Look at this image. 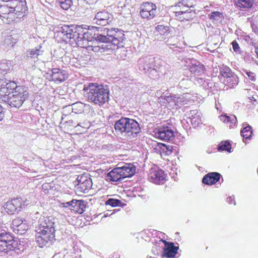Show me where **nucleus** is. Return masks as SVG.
<instances>
[{
	"label": "nucleus",
	"mask_w": 258,
	"mask_h": 258,
	"mask_svg": "<svg viewBox=\"0 0 258 258\" xmlns=\"http://www.w3.org/2000/svg\"><path fill=\"white\" fill-rule=\"evenodd\" d=\"M82 91L88 102L95 105H103L109 99V91L103 85L91 83L84 85Z\"/></svg>",
	"instance_id": "f257e3e1"
},
{
	"label": "nucleus",
	"mask_w": 258,
	"mask_h": 258,
	"mask_svg": "<svg viewBox=\"0 0 258 258\" xmlns=\"http://www.w3.org/2000/svg\"><path fill=\"white\" fill-rule=\"evenodd\" d=\"M70 40L73 39L78 46L87 48L91 46L90 42H94V26L84 27L83 25H70Z\"/></svg>",
	"instance_id": "f03ea898"
},
{
	"label": "nucleus",
	"mask_w": 258,
	"mask_h": 258,
	"mask_svg": "<svg viewBox=\"0 0 258 258\" xmlns=\"http://www.w3.org/2000/svg\"><path fill=\"white\" fill-rule=\"evenodd\" d=\"M26 3L19 0H0V17L23 18L27 13Z\"/></svg>",
	"instance_id": "7ed1b4c3"
},
{
	"label": "nucleus",
	"mask_w": 258,
	"mask_h": 258,
	"mask_svg": "<svg viewBox=\"0 0 258 258\" xmlns=\"http://www.w3.org/2000/svg\"><path fill=\"white\" fill-rule=\"evenodd\" d=\"M20 241L10 232L0 233V251L8 255H13L21 251Z\"/></svg>",
	"instance_id": "20e7f679"
},
{
	"label": "nucleus",
	"mask_w": 258,
	"mask_h": 258,
	"mask_svg": "<svg viewBox=\"0 0 258 258\" xmlns=\"http://www.w3.org/2000/svg\"><path fill=\"white\" fill-rule=\"evenodd\" d=\"M56 230L53 229L50 231L45 230H35V241L40 247L49 246L55 241Z\"/></svg>",
	"instance_id": "39448f33"
},
{
	"label": "nucleus",
	"mask_w": 258,
	"mask_h": 258,
	"mask_svg": "<svg viewBox=\"0 0 258 258\" xmlns=\"http://www.w3.org/2000/svg\"><path fill=\"white\" fill-rule=\"evenodd\" d=\"M28 97V92L26 88L23 86H19L18 91H14L11 96L6 98L7 100L5 102L12 107L19 108Z\"/></svg>",
	"instance_id": "423d86ee"
},
{
	"label": "nucleus",
	"mask_w": 258,
	"mask_h": 258,
	"mask_svg": "<svg viewBox=\"0 0 258 258\" xmlns=\"http://www.w3.org/2000/svg\"><path fill=\"white\" fill-rule=\"evenodd\" d=\"M116 29L103 28L101 27L94 26V41L98 43H107L110 39L114 37Z\"/></svg>",
	"instance_id": "0eeeda50"
},
{
	"label": "nucleus",
	"mask_w": 258,
	"mask_h": 258,
	"mask_svg": "<svg viewBox=\"0 0 258 258\" xmlns=\"http://www.w3.org/2000/svg\"><path fill=\"white\" fill-rule=\"evenodd\" d=\"M140 13L142 18L151 20L157 16L158 12L155 4L144 2L140 6Z\"/></svg>",
	"instance_id": "6e6552de"
},
{
	"label": "nucleus",
	"mask_w": 258,
	"mask_h": 258,
	"mask_svg": "<svg viewBox=\"0 0 258 258\" xmlns=\"http://www.w3.org/2000/svg\"><path fill=\"white\" fill-rule=\"evenodd\" d=\"M26 57L30 62H38L39 63H45L47 61L44 58V50L42 49V46L39 45L35 48L28 50L26 52Z\"/></svg>",
	"instance_id": "1a4fd4ad"
},
{
	"label": "nucleus",
	"mask_w": 258,
	"mask_h": 258,
	"mask_svg": "<svg viewBox=\"0 0 258 258\" xmlns=\"http://www.w3.org/2000/svg\"><path fill=\"white\" fill-rule=\"evenodd\" d=\"M172 125L168 122L156 129L155 136L159 139L164 141H170L174 137Z\"/></svg>",
	"instance_id": "9d476101"
},
{
	"label": "nucleus",
	"mask_w": 258,
	"mask_h": 258,
	"mask_svg": "<svg viewBox=\"0 0 258 258\" xmlns=\"http://www.w3.org/2000/svg\"><path fill=\"white\" fill-rule=\"evenodd\" d=\"M57 219L52 216H41L38 221V226L36 230L44 229L46 231H50L53 229H55L56 222Z\"/></svg>",
	"instance_id": "9b49d317"
},
{
	"label": "nucleus",
	"mask_w": 258,
	"mask_h": 258,
	"mask_svg": "<svg viewBox=\"0 0 258 258\" xmlns=\"http://www.w3.org/2000/svg\"><path fill=\"white\" fill-rule=\"evenodd\" d=\"M76 182L77 189L84 193L87 192L92 185V179L88 174L78 175Z\"/></svg>",
	"instance_id": "f8f14e48"
},
{
	"label": "nucleus",
	"mask_w": 258,
	"mask_h": 258,
	"mask_svg": "<svg viewBox=\"0 0 258 258\" xmlns=\"http://www.w3.org/2000/svg\"><path fill=\"white\" fill-rule=\"evenodd\" d=\"M130 119V118L122 117L114 122V127L116 133L121 136L124 139H126L128 130L127 127H128Z\"/></svg>",
	"instance_id": "ddd939ff"
},
{
	"label": "nucleus",
	"mask_w": 258,
	"mask_h": 258,
	"mask_svg": "<svg viewBox=\"0 0 258 258\" xmlns=\"http://www.w3.org/2000/svg\"><path fill=\"white\" fill-rule=\"evenodd\" d=\"M69 74L67 71L58 68H53L47 73L46 77L55 82H62L68 79Z\"/></svg>",
	"instance_id": "4468645a"
},
{
	"label": "nucleus",
	"mask_w": 258,
	"mask_h": 258,
	"mask_svg": "<svg viewBox=\"0 0 258 258\" xmlns=\"http://www.w3.org/2000/svg\"><path fill=\"white\" fill-rule=\"evenodd\" d=\"M159 241H162L164 244L162 258H175L179 247L175 246L173 242L166 241L162 238H159Z\"/></svg>",
	"instance_id": "2eb2a0df"
},
{
	"label": "nucleus",
	"mask_w": 258,
	"mask_h": 258,
	"mask_svg": "<svg viewBox=\"0 0 258 258\" xmlns=\"http://www.w3.org/2000/svg\"><path fill=\"white\" fill-rule=\"evenodd\" d=\"M5 211L9 214L18 213L22 208V199L17 198L8 201L4 206Z\"/></svg>",
	"instance_id": "dca6fc26"
},
{
	"label": "nucleus",
	"mask_w": 258,
	"mask_h": 258,
	"mask_svg": "<svg viewBox=\"0 0 258 258\" xmlns=\"http://www.w3.org/2000/svg\"><path fill=\"white\" fill-rule=\"evenodd\" d=\"M150 181L157 184H163L166 180V174L164 171L158 168H154L150 170L148 175Z\"/></svg>",
	"instance_id": "f3484780"
},
{
	"label": "nucleus",
	"mask_w": 258,
	"mask_h": 258,
	"mask_svg": "<svg viewBox=\"0 0 258 258\" xmlns=\"http://www.w3.org/2000/svg\"><path fill=\"white\" fill-rule=\"evenodd\" d=\"M127 128L126 139L127 140H132L137 138L141 132L139 123L135 119L132 118L130 119Z\"/></svg>",
	"instance_id": "a211bd4d"
},
{
	"label": "nucleus",
	"mask_w": 258,
	"mask_h": 258,
	"mask_svg": "<svg viewBox=\"0 0 258 258\" xmlns=\"http://www.w3.org/2000/svg\"><path fill=\"white\" fill-rule=\"evenodd\" d=\"M117 167L120 169V171L124 179L132 177L136 172V168L132 163L124 162L119 163Z\"/></svg>",
	"instance_id": "6ab92c4d"
},
{
	"label": "nucleus",
	"mask_w": 258,
	"mask_h": 258,
	"mask_svg": "<svg viewBox=\"0 0 258 258\" xmlns=\"http://www.w3.org/2000/svg\"><path fill=\"white\" fill-rule=\"evenodd\" d=\"M189 115L191 124L193 127H199L203 123L202 114L197 110H191L189 111Z\"/></svg>",
	"instance_id": "aec40b11"
},
{
	"label": "nucleus",
	"mask_w": 258,
	"mask_h": 258,
	"mask_svg": "<svg viewBox=\"0 0 258 258\" xmlns=\"http://www.w3.org/2000/svg\"><path fill=\"white\" fill-rule=\"evenodd\" d=\"M221 175L217 172L206 174L202 179L203 183L207 185H213L219 181Z\"/></svg>",
	"instance_id": "412c9836"
},
{
	"label": "nucleus",
	"mask_w": 258,
	"mask_h": 258,
	"mask_svg": "<svg viewBox=\"0 0 258 258\" xmlns=\"http://www.w3.org/2000/svg\"><path fill=\"white\" fill-rule=\"evenodd\" d=\"M196 12L194 10H181L175 12V16L178 19L183 21H189L196 17Z\"/></svg>",
	"instance_id": "4be33fe9"
},
{
	"label": "nucleus",
	"mask_w": 258,
	"mask_h": 258,
	"mask_svg": "<svg viewBox=\"0 0 258 258\" xmlns=\"http://www.w3.org/2000/svg\"><path fill=\"white\" fill-rule=\"evenodd\" d=\"M107 178L112 182H121L124 179L120 169L117 167L108 173Z\"/></svg>",
	"instance_id": "5701e85b"
},
{
	"label": "nucleus",
	"mask_w": 258,
	"mask_h": 258,
	"mask_svg": "<svg viewBox=\"0 0 258 258\" xmlns=\"http://www.w3.org/2000/svg\"><path fill=\"white\" fill-rule=\"evenodd\" d=\"M71 203L73 204L72 208H70L72 211L79 214H82L85 211L86 203L84 201L73 200Z\"/></svg>",
	"instance_id": "b1692460"
},
{
	"label": "nucleus",
	"mask_w": 258,
	"mask_h": 258,
	"mask_svg": "<svg viewBox=\"0 0 258 258\" xmlns=\"http://www.w3.org/2000/svg\"><path fill=\"white\" fill-rule=\"evenodd\" d=\"M156 147L154 148L161 155H169L171 154L173 150V146L167 145L163 143H157Z\"/></svg>",
	"instance_id": "393cba45"
},
{
	"label": "nucleus",
	"mask_w": 258,
	"mask_h": 258,
	"mask_svg": "<svg viewBox=\"0 0 258 258\" xmlns=\"http://www.w3.org/2000/svg\"><path fill=\"white\" fill-rule=\"evenodd\" d=\"M139 63L144 62L145 64H161L162 60L158 56L148 55L139 59Z\"/></svg>",
	"instance_id": "a878e982"
},
{
	"label": "nucleus",
	"mask_w": 258,
	"mask_h": 258,
	"mask_svg": "<svg viewBox=\"0 0 258 258\" xmlns=\"http://www.w3.org/2000/svg\"><path fill=\"white\" fill-rule=\"evenodd\" d=\"M70 31V26L64 25L57 28L55 34L57 36L60 37L63 41H67L69 39Z\"/></svg>",
	"instance_id": "bb28decb"
},
{
	"label": "nucleus",
	"mask_w": 258,
	"mask_h": 258,
	"mask_svg": "<svg viewBox=\"0 0 258 258\" xmlns=\"http://www.w3.org/2000/svg\"><path fill=\"white\" fill-rule=\"evenodd\" d=\"M233 3L238 8L249 9L253 6L254 0H233Z\"/></svg>",
	"instance_id": "cd10ccee"
},
{
	"label": "nucleus",
	"mask_w": 258,
	"mask_h": 258,
	"mask_svg": "<svg viewBox=\"0 0 258 258\" xmlns=\"http://www.w3.org/2000/svg\"><path fill=\"white\" fill-rule=\"evenodd\" d=\"M247 102V106L251 109L258 105V95L256 92L251 91L249 93Z\"/></svg>",
	"instance_id": "c85d7f7f"
},
{
	"label": "nucleus",
	"mask_w": 258,
	"mask_h": 258,
	"mask_svg": "<svg viewBox=\"0 0 258 258\" xmlns=\"http://www.w3.org/2000/svg\"><path fill=\"white\" fill-rule=\"evenodd\" d=\"M220 119L221 121L227 123L230 128L235 126L237 122L236 117L234 115L230 116L227 114L222 115L220 116Z\"/></svg>",
	"instance_id": "c756f323"
},
{
	"label": "nucleus",
	"mask_w": 258,
	"mask_h": 258,
	"mask_svg": "<svg viewBox=\"0 0 258 258\" xmlns=\"http://www.w3.org/2000/svg\"><path fill=\"white\" fill-rule=\"evenodd\" d=\"M162 241H159V239L156 240L154 245L152 248V253L154 255H160L162 257L164 247L162 245Z\"/></svg>",
	"instance_id": "7c9ffc66"
},
{
	"label": "nucleus",
	"mask_w": 258,
	"mask_h": 258,
	"mask_svg": "<svg viewBox=\"0 0 258 258\" xmlns=\"http://www.w3.org/2000/svg\"><path fill=\"white\" fill-rule=\"evenodd\" d=\"M241 135L245 139H250L253 134L252 128L250 125L248 124L241 130Z\"/></svg>",
	"instance_id": "2f4dec72"
},
{
	"label": "nucleus",
	"mask_w": 258,
	"mask_h": 258,
	"mask_svg": "<svg viewBox=\"0 0 258 258\" xmlns=\"http://www.w3.org/2000/svg\"><path fill=\"white\" fill-rule=\"evenodd\" d=\"M230 88H233L236 86L238 83V78L234 74L229 77H227L224 80Z\"/></svg>",
	"instance_id": "473e14b6"
},
{
	"label": "nucleus",
	"mask_w": 258,
	"mask_h": 258,
	"mask_svg": "<svg viewBox=\"0 0 258 258\" xmlns=\"http://www.w3.org/2000/svg\"><path fill=\"white\" fill-rule=\"evenodd\" d=\"M104 44H102L101 48L100 46H95L93 47L92 50L93 51H97L100 50L101 52H104L105 50L107 52H110L111 51L114 50L113 49L112 44L110 42L104 43Z\"/></svg>",
	"instance_id": "72a5a7b5"
},
{
	"label": "nucleus",
	"mask_w": 258,
	"mask_h": 258,
	"mask_svg": "<svg viewBox=\"0 0 258 258\" xmlns=\"http://www.w3.org/2000/svg\"><path fill=\"white\" fill-rule=\"evenodd\" d=\"M189 70L191 74L199 76L204 73L205 68L204 66H190Z\"/></svg>",
	"instance_id": "f704fd0d"
},
{
	"label": "nucleus",
	"mask_w": 258,
	"mask_h": 258,
	"mask_svg": "<svg viewBox=\"0 0 258 258\" xmlns=\"http://www.w3.org/2000/svg\"><path fill=\"white\" fill-rule=\"evenodd\" d=\"M176 95L175 94H171L167 93L165 95H161L159 98L158 100L159 101H161V100H165L168 103H173L175 105V100H176Z\"/></svg>",
	"instance_id": "c9c22d12"
},
{
	"label": "nucleus",
	"mask_w": 258,
	"mask_h": 258,
	"mask_svg": "<svg viewBox=\"0 0 258 258\" xmlns=\"http://www.w3.org/2000/svg\"><path fill=\"white\" fill-rule=\"evenodd\" d=\"M208 18L211 20L218 22L222 21L224 19V16L221 12L214 11L209 14Z\"/></svg>",
	"instance_id": "e433bc0d"
},
{
	"label": "nucleus",
	"mask_w": 258,
	"mask_h": 258,
	"mask_svg": "<svg viewBox=\"0 0 258 258\" xmlns=\"http://www.w3.org/2000/svg\"><path fill=\"white\" fill-rule=\"evenodd\" d=\"M5 85L4 82H3L0 88V98L4 102H5L7 100L6 98H8L11 95Z\"/></svg>",
	"instance_id": "4c0bfd02"
},
{
	"label": "nucleus",
	"mask_w": 258,
	"mask_h": 258,
	"mask_svg": "<svg viewBox=\"0 0 258 258\" xmlns=\"http://www.w3.org/2000/svg\"><path fill=\"white\" fill-rule=\"evenodd\" d=\"M231 145L228 141L221 142L218 146L219 151H225L231 153Z\"/></svg>",
	"instance_id": "58836bf2"
},
{
	"label": "nucleus",
	"mask_w": 258,
	"mask_h": 258,
	"mask_svg": "<svg viewBox=\"0 0 258 258\" xmlns=\"http://www.w3.org/2000/svg\"><path fill=\"white\" fill-rule=\"evenodd\" d=\"M155 30L160 35L167 36L170 32V29L168 26L162 25H158L155 27Z\"/></svg>",
	"instance_id": "ea45409f"
},
{
	"label": "nucleus",
	"mask_w": 258,
	"mask_h": 258,
	"mask_svg": "<svg viewBox=\"0 0 258 258\" xmlns=\"http://www.w3.org/2000/svg\"><path fill=\"white\" fill-rule=\"evenodd\" d=\"M219 71L220 74L225 79L234 74L227 66H222V67H220L219 69Z\"/></svg>",
	"instance_id": "a19ab883"
},
{
	"label": "nucleus",
	"mask_w": 258,
	"mask_h": 258,
	"mask_svg": "<svg viewBox=\"0 0 258 258\" xmlns=\"http://www.w3.org/2000/svg\"><path fill=\"white\" fill-rule=\"evenodd\" d=\"M56 2L64 10L69 9L73 4L72 0H57Z\"/></svg>",
	"instance_id": "79ce46f5"
},
{
	"label": "nucleus",
	"mask_w": 258,
	"mask_h": 258,
	"mask_svg": "<svg viewBox=\"0 0 258 258\" xmlns=\"http://www.w3.org/2000/svg\"><path fill=\"white\" fill-rule=\"evenodd\" d=\"M96 15L104 19V20H107V21H109V23H110L113 20L112 15L105 11L99 12L96 14Z\"/></svg>",
	"instance_id": "37998d69"
},
{
	"label": "nucleus",
	"mask_w": 258,
	"mask_h": 258,
	"mask_svg": "<svg viewBox=\"0 0 258 258\" xmlns=\"http://www.w3.org/2000/svg\"><path fill=\"white\" fill-rule=\"evenodd\" d=\"M122 202L118 199L109 198L105 201V205H109L112 207L121 206Z\"/></svg>",
	"instance_id": "c03bdc74"
},
{
	"label": "nucleus",
	"mask_w": 258,
	"mask_h": 258,
	"mask_svg": "<svg viewBox=\"0 0 258 258\" xmlns=\"http://www.w3.org/2000/svg\"><path fill=\"white\" fill-rule=\"evenodd\" d=\"M187 99L185 97V94L180 95L179 96L176 95L175 105L179 106L180 105L186 104Z\"/></svg>",
	"instance_id": "a18cd8bd"
},
{
	"label": "nucleus",
	"mask_w": 258,
	"mask_h": 258,
	"mask_svg": "<svg viewBox=\"0 0 258 258\" xmlns=\"http://www.w3.org/2000/svg\"><path fill=\"white\" fill-rule=\"evenodd\" d=\"M93 23L100 26H106V25L110 24L109 21H107V20H105L104 19L96 15H95L93 20Z\"/></svg>",
	"instance_id": "49530a36"
},
{
	"label": "nucleus",
	"mask_w": 258,
	"mask_h": 258,
	"mask_svg": "<svg viewBox=\"0 0 258 258\" xmlns=\"http://www.w3.org/2000/svg\"><path fill=\"white\" fill-rule=\"evenodd\" d=\"M16 43V39L12 37V36H7L4 41V44L7 47H12Z\"/></svg>",
	"instance_id": "de8ad7c7"
},
{
	"label": "nucleus",
	"mask_w": 258,
	"mask_h": 258,
	"mask_svg": "<svg viewBox=\"0 0 258 258\" xmlns=\"http://www.w3.org/2000/svg\"><path fill=\"white\" fill-rule=\"evenodd\" d=\"M158 66H151L149 71L148 72V75L151 78H157L159 76V74L157 71Z\"/></svg>",
	"instance_id": "09e8293b"
},
{
	"label": "nucleus",
	"mask_w": 258,
	"mask_h": 258,
	"mask_svg": "<svg viewBox=\"0 0 258 258\" xmlns=\"http://www.w3.org/2000/svg\"><path fill=\"white\" fill-rule=\"evenodd\" d=\"M123 41L116 38H111L110 39L109 42L111 44H112L113 49H115L116 48H118V47H120L121 46H123V45L122 43Z\"/></svg>",
	"instance_id": "8fccbe9b"
},
{
	"label": "nucleus",
	"mask_w": 258,
	"mask_h": 258,
	"mask_svg": "<svg viewBox=\"0 0 258 258\" xmlns=\"http://www.w3.org/2000/svg\"><path fill=\"white\" fill-rule=\"evenodd\" d=\"M114 38L118 39L122 41H124L125 37L123 31L118 29H116Z\"/></svg>",
	"instance_id": "3c124183"
},
{
	"label": "nucleus",
	"mask_w": 258,
	"mask_h": 258,
	"mask_svg": "<svg viewBox=\"0 0 258 258\" xmlns=\"http://www.w3.org/2000/svg\"><path fill=\"white\" fill-rule=\"evenodd\" d=\"M11 71V69L9 66H0V76L10 73Z\"/></svg>",
	"instance_id": "603ef678"
},
{
	"label": "nucleus",
	"mask_w": 258,
	"mask_h": 258,
	"mask_svg": "<svg viewBox=\"0 0 258 258\" xmlns=\"http://www.w3.org/2000/svg\"><path fill=\"white\" fill-rule=\"evenodd\" d=\"M28 229V226L23 222L21 223V224L20 225L17 229L18 233H19L20 234H23L24 233V231L27 230Z\"/></svg>",
	"instance_id": "864d4df0"
},
{
	"label": "nucleus",
	"mask_w": 258,
	"mask_h": 258,
	"mask_svg": "<svg viewBox=\"0 0 258 258\" xmlns=\"http://www.w3.org/2000/svg\"><path fill=\"white\" fill-rule=\"evenodd\" d=\"M82 109V105L80 103H76L72 105V111L76 113L79 111H81Z\"/></svg>",
	"instance_id": "5fc2aeb1"
},
{
	"label": "nucleus",
	"mask_w": 258,
	"mask_h": 258,
	"mask_svg": "<svg viewBox=\"0 0 258 258\" xmlns=\"http://www.w3.org/2000/svg\"><path fill=\"white\" fill-rule=\"evenodd\" d=\"M231 44L232 45V48H233L234 51L237 53H240V47H239V44H238L237 41L235 40L233 41L231 43Z\"/></svg>",
	"instance_id": "6e6d98bb"
},
{
	"label": "nucleus",
	"mask_w": 258,
	"mask_h": 258,
	"mask_svg": "<svg viewBox=\"0 0 258 258\" xmlns=\"http://www.w3.org/2000/svg\"><path fill=\"white\" fill-rule=\"evenodd\" d=\"M183 62L187 64H197L198 62L196 59L192 58H187L183 60Z\"/></svg>",
	"instance_id": "4d7b16f0"
},
{
	"label": "nucleus",
	"mask_w": 258,
	"mask_h": 258,
	"mask_svg": "<svg viewBox=\"0 0 258 258\" xmlns=\"http://www.w3.org/2000/svg\"><path fill=\"white\" fill-rule=\"evenodd\" d=\"M24 221L20 218H16L13 220L12 224L14 226H16L17 228L19 227L20 224Z\"/></svg>",
	"instance_id": "13d9d810"
},
{
	"label": "nucleus",
	"mask_w": 258,
	"mask_h": 258,
	"mask_svg": "<svg viewBox=\"0 0 258 258\" xmlns=\"http://www.w3.org/2000/svg\"><path fill=\"white\" fill-rule=\"evenodd\" d=\"M10 86L13 91H18V88L19 86H17L16 83L14 81H10Z\"/></svg>",
	"instance_id": "bf43d9fd"
},
{
	"label": "nucleus",
	"mask_w": 258,
	"mask_h": 258,
	"mask_svg": "<svg viewBox=\"0 0 258 258\" xmlns=\"http://www.w3.org/2000/svg\"><path fill=\"white\" fill-rule=\"evenodd\" d=\"M151 66H141V68H143V70H141V73L147 74L149 71Z\"/></svg>",
	"instance_id": "052dcab7"
},
{
	"label": "nucleus",
	"mask_w": 258,
	"mask_h": 258,
	"mask_svg": "<svg viewBox=\"0 0 258 258\" xmlns=\"http://www.w3.org/2000/svg\"><path fill=\"white\" fill-rule=\"evenodd\" d=\"M246 75H247V76L248 77L249 80H250L251 81H254L255 80V74L253 73H252V72H251L250 71H248V72L247 71L246 72Z\"/></svg>",
	"instance_id": "680f3d73"
},
{
	"label": "nucleus",
	"mask_w": 258,
	"mask_h": 258,
	"mask_svg": "<svg viewBox=\"0 0 258 258\" xmlns=\"http://www.w3.org/2000/svg\"><path fill=\"white\" fill-rule=\"evenodd\" d=\"M227 202L229 204H233L234 205H236V202L234 200V197L233 196H230L227 198Z\"/></svg>",
	"instance_id": "e2e57ef3"
},
{
	"label": "nucleus",
	"mask_w": 258,
	"mask_h": 258,
	"mask_svg": "<svg viewBox=\"0 0 258 258\" xmlns=\"http://www.w3.org/2000/svg\"><path fill=\"white\" fill-rule=\"evenodd\" d=\"M5 83V86H6L7 88L8 89V91L10 92V94H13L14 92V91H13L12 89L10 88V81L9 82L5 81L4 82Z\"/></svg>",
	"instance_id": "0e129e2a"
},
{
	"label": "nucleus",
	"mask_w": 258,
	"mask_h": 258,
	"mask_svg": "<svg viewBox=\"0 0 258 258\" xmlns=\"http://www.w3.org/2000/svg\"><path fill=\"white\" fill-rule=\"evenodd\" d=\"M4 117V108L0 104V121L2 120Z\"/></svg>",
	"instance_id": "69168bd1"
},
{
	"label": "nucleus",
	"mask_w": 258,
	"mask_h": 258,
	"mask_svg": "<svg viewBox=\"0 0 258 258\" xmlns=\"http://www.w3.org/2000/svg\"><path fill=\"white\" fill-rule=\"evenodd\" d=\"M73 205V203H71V201L66 202V203H63L62 204V207H70L71 208H72Z\"/></svg>",
	"instance_id": "338daca9"
},
{
	"label": "nucleus",
	"mask_w": 258,
	"mask_h": 258,
	"mask_svg": "<svg viewBox=\"0 0 258 258\" xmlns=\"http://www.w3.org/2000/svg\"><path fill=\"white\" fill-rule=\"evenodd\" d=\"M30 203L29 202V201L27 200V199H26L25 201L22 200V207L28 206L30 204Z\"/></svg>",
	"instance_id": "774afa93"
}]
</instances>
